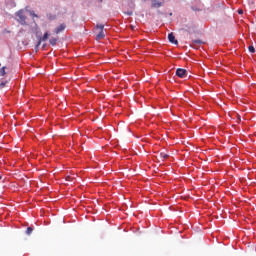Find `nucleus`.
<instances>
[{
  "instance_id": "f257e3e1",
  "label": "nucleus",
  "mask_w": 256,
  "mask_h": 256,
  "mask_svg": "<svg viewBox=\"0 0 256 256\" xmlns=\"http://www.w3.org/2000/svg\"><path fill=\"white\" fill-rule=\"evenodd\" d=\"M16 15H17L21 25H25V23H26L25 21H27V17H25V14L23 13V11L22 10L18 11Z\"/></svg>"
},
{
  "instance_id": "f03ea898",
  "label": "nucleus",
  "mask_w": 256,
  "mask_h": 256,
  "mask_svg": "<svg viewBox=\"0 0 256 256\" xmlns=\"http://www.w3.org/2000/svg\"><path fill=\"white\" fill-rule=\"evenodd\" d=\"M176 75L177 77H180V79H185V77H187V70L183 68H178L176 70Z\"/></svg>"
},
{
  "instance_id": "7ed1b4c3",
  "label": "nucleus",
  "mask_w": 256,
  "mask_h": 256,
  "mask_svg": "<svg viewBox=\"0 0 256 256\" xmlns=\"http://www.w3.org/2000/svg\"><path fill=\"white\" fill-rule=\"evenodd\" d=\"M49 39V32H46L43 37H41L36 45V50L39 49L42 41H47Z\"/></svg>"
},
{
  "instance_id": "20e7f679",
  "label": "nucleus",
  "mask_w": 256,
  "mask_h": 256,
  "mask_svg": "<svg viewBox=\"0 0 256 256\" xmlns=\"http://www.w3.org/2000/svg\"><path fill=\"white\" fill-rule=\"evenodd\" d=\"M168 41H170L174 45H179V41L175 39V34H173V32L168 34Z\"/></svg>"
},
{
  "instance_id": "39448f33",
  "label": "nucleus",
  "mask_w": 256,
  "mask_h": 256,
  "mask_svg": "<svg viewBox=\"0 0 256 256\" xmlns=\"http://www.w3.org/2000/svg\"><path fill=\"white\" fill-rule=\"evenodd\" d=\"M66 25L65 24H60L57 28H55L54 33H56V35H59V33H62V31L64 29H66Z\"/></svg>"
},
{
  "instance_id": "423d86ee",
  "label": "nucleus",
  "mask_w": 256,
  "mask_h": 256,
  "mask_svg": "<svg viewBox=\"0 0 256 256\" xmlns=\"http://www.w3.org/2000/svg\"><path fill=\"white\" fill-rule=\"evenodd\" d=\"M105 32L103 30H100V32L97 34L96 39L99 41L100 39H104Z\"/></svg>"
},
{
  "instance_id": "0eeeda50",
  "label": "nucleus",
  "mask_w": 256,
  "mask_h": 256,
  "mask_svg": "<svg viewBox=\"0 0 256 256\" xmlns=\"http://www.w3.org/2000/svg\"><path fill=\"white\" fill-rule=\"evenodd\" d=\"M5 69H7V67L3 66L0 69V77H5V75H7V72H5Z\"/></svg>"
},
{
  "instance_id": "6e6552de",
  "label": "nucleus",
  "mask_w": 256,
  "mask_h": 256,
  "mask_svg": "<svg viewBox=\"0 0 256 256\" xmlns=\"http://www.w3.org/2000/svg\"><path fill=\"white\" fill-rule=\"evenodd\" d=\"M50 45H52V47H55V45H57V38H51L49 40Z\"/></svg>"
},
{
  "instance_id": "1a4fd4ad",
  "label": "nucleus",
  "mask_w": 256,
  "mask_h": 256,
  "mask_svg": "<svg viewBox=\"0 0 256 256\" xmlns=\"http://www.w3.org/2000/svg\"><path fill=\"white\" fill-rule=\"evenodd\" d=\"M201 43H203V41H201V40H193L192 41V47H195V45H201Z\"/></svg>"
},
{
  "instance_id": "9d476101",
  "label": "nucleus",
  "mask_w": 256,
  "mask_h": 256,
  "mask_svg": "<svg viewBox=\"0 0 256 256\" xmlns=\"http://www.w3.org/2000/svg\"><path fill=\"white\" fill-rule=\"evenodd\" d=\"M160 159H169V156L165 152H161L160 153Z\"/></svg>"
},
{
  "instance_id": "9b49d317",
  "label": "nucleus",
  "mask_w": 256,
  "mask_h": 256,
  "mask_svg": "<svg viewBox=\"0 0 256 256\" xmlns=\"http://www.w3.org/2000/svg\"><path fill=\"white\" fill-rule=\"evenodd\" d=\"M96 27H97L100 31H103V29H105V25H103V24H98Z\"/></svg>"
},
{
  "instance_id": "f8f14e48",
  "label": "nucleus",
  "mask_w": 256,
  "mask_h": 256,
  "mask_svg": "<svg viewBox=\"0 0 256 256\" xmlns=\"http://www.w3.org/2000/svg\"><path fill=\"white\" fill-rule=\"evenodd\" d=\"M27 235H31V233H33V228L28 227L26 230Z\"/></svg>"
},
{
  "instance_id": "ddd939ff",
  "label": "nucleus",
  "mask_w": 256,
  "mask_h": 256,
  "mask_svg": "<svg viewBox=\"0 0 256 256\" xmlns=\"http://www.w3.org/2000/svg\"><path fill=\"white\" fill-rule=\"evenodd\" d=\"M161 2H155L152 4V7H161Z\"/></svg>"
},
{
  "instance_id": "4468645a",
  "label": "nucleus",
  "mask_w": 256,
  "mask_h": 256,
  "mask_svg": "<svg viewBox=\"0 0 256 256\" xmlns=\"http://www.w3.org/2000/svg\"><path fill=\"white\" fill-rule=\"evenodd\" d=\"M248 50L250 51V53H255V47L253 46H249Z\"/></svg>"
},
{
  "instance_id": "2eb2a0df",
  "label": "nucleus",
  "mask_w": 256,
  "mask_h": 256,
  "mask_svg": "<svg viewBox=\"0 0 256 256\" xmlns=\"http://www.w3.org/2000/svg\"><path fill=\"white\" fill-rule=\"evenodd\" d=\"M30 15H31L32 17H38L37 14H35V12H33V11L30 12Z\"/></svg>"
},
{
  "instance_id": "dca6fc26",
  "label": "nucleus",
  "mask_w": 256,
  "mask_h": 256,
  "mask_svg": "<svg viewBox=\"0 0 256 256\" xmlns=\"http://www.w3.org/2000/svg\"><path fill=\"white\" fill-rule=\"evenodd\" d=\"M5 85H7V82L0 83V87H5Z\"/></svg>"
},
{
  "instance_id": "f3484780",
  "label": "nucleus",
  "mask_w": 256,
  "mask_h": 256,
  "mask_svg": "<svg viewBox=\"0 0 256 256\" xmlns=\"http://www.w3.org/2000/svg\"><path fill=\"white\" fill-rule=\"evenodd\" d=\"M239 15H243V10H238Z\"/></svg>"
},
{
  "instance_id": "a211bd4d",
  "label": "nucleus",
  "mask_w": 256,
  "mask_h": 256,
  "mask_svg": "<svg viewBox=\"0 0 256 256\" xmlns=\"http://www.w3.org/2000/svg\"><path fill=\"white\" fill-rule=\"evenodd\" d=\"M66 180L71 181V176H67Z\"/></svg>"
},
{
  "instance_id": "6ab92c4d",
  "label": "nucleus",
  "mask_w": 256,
  "mask_h": 256,
  "mask_svg": "<svg viewBox=\"0 0 256 256\" xmlns=\"http://www.w3.org/2000/svg\"><path fill=\"white\" fill-rule=\"evenodd\" d=\"M100 1V3H103V0H99Z\"/></svg>"
},
{
  "instance_id": "aec40b11",
  "label": "nucleus",
  "mask_w": 256,
  "mask_h": 256,
  "mask_svg": "<svg viewBox=\"0 0 256 256\" xmlns=\"http://www.w3.org/2000/svg\"><path fill=\"white\" fill-rule=\"evenodd\" d=\"M128 15H132V13L130 12V13H128Z\"/></svg>"
},
{
  "instance_id": "412c9836",
  "label": "nucleus",
  "mask_w": 256,
  "mask_h": 256,
  "mask_svg": "<svg viewBox=\"0 0 256 256\" xmlns=\"http://www.w3.org/2000/svg\"><path fill=\"white\" fill-rule=\"evenodd\" d=\"M2 179V176H0V180Z\"/></svg>"
}]
</instances>
